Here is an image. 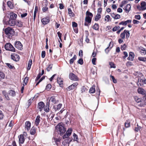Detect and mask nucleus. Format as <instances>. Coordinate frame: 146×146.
<instances>
[{
    "label": "nucleus",
    "instance_id": "obj_44",
    "mask_svg": "<svg viewBox=\"0 0 146 146\" xmlns=\"http://www.w3.org/2000/svg\"><path fill=\"white\" fill-rule=\"evenodd\" d=\"M110 78H111V80H112L114 83H116L117 82V80L115 79L114 76L111 75Z\"/></svg>",
    "mask_w": 146,
    "mask_h": 146
},
{
    "label": "nucleus",
    "instance_id": "obj_41",
    "mask_svg": "<svg viewBox=\"0 0 146 146\" xmlns=\"http://www.w3.org/2000/svg\"><path fill=\"white\" fill-rule=\"evenodd\" d=\"M87 16L86 17H89L91 18H92L93 17V15L92 13L90 12L87 11H86V13Z\"/></svg>",
    "mask_w": 146,
    "mask_h": 146
},
{
    "label": "nucleus",
    "instance_id": "obj_31",
    "mask_svg": "<svg viewBox=\"0 0 146 146\" xmlns=\"http://www.w3.org/2000/svg\"><path fill=\"white\" fill-rule=\"evenodd\" d=\"M7 4L8 6L11 9H13L14 8V6L11 1H8L7 3Z\"/></svg>",
    "mask_w": 146,
    "mask_h": 146
},
{
    "label": "nucleus",
    "instance_id": "obj_57",
    "mask_svg": "<svg viewBox=\"0 0 146 146\" xmlns=\"http://www.w3.org/2000/svg\"><path fill=\"white\" fill-rule=\"evenodd\" d=\"M51 84H48L46 86V89L48 90H49L51 88Z\"/></svg>",
    "mask_w": 146,
    "mask_h": 146
},
{
    "label": "nucleus",
    "instance_id": "obj_1",
    "mask_svg": "<svg viewBox=\"0 0 146 146\" xmlns=\"http://www.w3.org/2000/svg\"><path fill=\"white\" fill-rule=\"evenodd\" d=\"M58 133L60 135L64 134L66 131V129L61 123H59L56 126Z\"/></svg>",
    "mask_w": 146,
    "mask_h": 146
},
{
    "label": "nucleus",
    "instance_id": "obj_12",
    "mask_svg": "<svg viewBox=\"0 0 146 146\" xmlns=\"http://www.w3.org/2000/svg\"><path fill=\"white\" fill-rule=\"evenodd\" d=\"M24 135L21 134L19 135V143L20 145V144H23L25 141V138L24 137Z\"/></svg>",
    "mask_w": 146,
    "mask_h": 146
},
{
    "label": "nucleus",
    "instance_id": "obj_26",
    "mask_svg": "<svg viewBox=\"0 0 146 146\" xmlns=\"http://www.w3.org/2000/svg\"><path fill=\"white\" fill-rule=\"evenodd\" d=\"M76 59V55H74V56L70 60V64H72L74 61Z\"/></svg>",
    "mask_w": 146,
    "mask_h": 146
},
{
    "label": "nucleus",
    "instance_id": "obj_35",
    "mask_svg": "<svg viewBox=\"0 0 146 146\" xmlns=\"http://www.w3.org/2000/svg\"><path fill=\"white\" fill-rule=\"evenodd\" d=\"M101 17V16L100 14H97L95 16L94 18L95 20V21H98L100 18Z\"/></svg>",
    "mask_w": 146,
    "mask_h": 146
},
{
    "label": "nucleus",
    "instance_id": "obj_25",
    "mask_svg": "<svg viewBox=\"0 0 146 146\" xmlns=\"http://www.w3.org/2000/svg\"><path fill=\"white\" fill-rule=\"evenodd\" d=\"M38 7L37 6H36L35 8V11L34 13V17L33 20L34 21L35 20V18L36 15V13L38 11Z\"/></svg>",
    "mask_w": 146,
    "mask_h": 146
},
{
    "label": "nucleus",
    "instance_id": "obj_43",
    "mask_svg": "<svg viewBox=\"0 0 146 146\" xmlns=\"http://www.w3.org/2000/svg\"><path fill=\"white\" fill-rule=\"evenodd\" d=\"M57 81L59 85L62 84L63 83L62 80L60 78H57Z\"/></svg>",
    "mask_w": 146,
    "mask_h": 146
},
{
    "label": "nucleus",
    "instance_id": "obj_59",
    "mask_svg": "<svg viewBox=\"0 0 146 146\" xmlns=\"http://www.w3.org/2000/svg\"><path fill=\"white\" fill-rule=\"evenodd\" d=\"M87 90V88L85 87L84 86H83L81 89V91L82 93L84 92Z\"/></svg>",
    "mask_w": 146,
    "mask_h": 146
},
{
    "label": "nucleus",
    "instance_id": "obj_46",
    "mask_svg": "<svg viewBox=\"0 0 146 146\" xmlns=\"http://www.w3.org/2000/svg\"><path fill=\"white\" fill-rule=\"evenodd\" d=\"M73 136L74 137V140L76 141H78V139L77 135L74 133L73 134Z\"/></svg>",
    "mask_w": 146,
    "mask_h": 146
},
{
    "label": "nucleus",
    "instance_id": "obj_2",
    "mask_svg": "<svg viewBox=\"0 0 146 146\" xmlns=\"http://www.w3.org/2000/svg\"><path fill=\"white\" fill-rule=\"evenodd\" d=\"M15 31L14 30L10 27H8L5 30V33L7 36V37L11 39Z\"/></svg>",
    "mask_w": 146,
    "mask_h": 146
},
{
    "label": "nucleus",
    "instance_id": "obj_40",
    "mask_svg": "<svg viewBox=\"0 0 146 146\" xmlns=\"http://www.w3.org/2000/svg\"><path fill=\"white\" fill-rule=\"evenodd\" d=\"M62 105V104H59L56 107H55V111L59 110L61 108Z\"/></svg>",
    "mask_w": 146,
    "mask_h": 146
},
{
    "label": "nucleus",
    "instance_id": "obj_48",
    "mask_svg": "<svg viewBox=\"0 0 146 146\" xmlns=\"http://www.w3.org/2000/svg\"><path fill=\"white\" fill-rule=\"evenodd\" d=\"M69 142H70L71 141V140H70V138H67L66 139L64 140V142L63 141L62 142V143L63 144H64V142L66 143H69Z\"/></svg>",
    "mask_w": 146,
    "mask_h": 146
},
{
    "label": "nucleus",
    "instance_id": "obj_4",
    "mask_svg": "<svg viewBox=\"0 0 146 146\" xmlns=\"http://www.w3.org/2000/svg\"><path fill=\"white\" fill-rule=\"evenodd\" d=\"M5 48L7 50L15 52V48L10 43H7L5 46Z\"/></svg>",
    "mask_w": 146,
    "mask_h": 146
},
{
    "label": "nucleus",
    "instance_id": "obj_36",
    "mask_svg": "<svg viewBox=\"0 0 146 146\" xmlns=\"http://www.w3.org/2000/svg\"><path fill=\"white\" fill-rule=\"evenodd\" d=\"M93 28L96 30H98L99 29V25L98 24L95 23L93 27Z\"/></svg>",
    "mask_w": 146,
    "mask_h": 146
},
{
    "label": "nucleus",
    "instance_id": "obj_56",
    "mask_svg": "<svg viewBox=\"0 0 146 146\" xmlns=\"http://www.w3.org/2000/svg\"><path fill=\"white\" fill-rule=\"evenodd\" d=\"M113 46V45L112 44V46L111 47H110V48H109V47H108L105 49V52L106 53H108L109 52L111 49V48Z\"/></svg>",
    "mask_w": 146,
    "mask_h": 146
},
{
    "label": "nucleus",
    "instance_id": "obj_52",
    "mask_svg": "<svg viewBox=\"0 0 146 146\" xmlns=\"http://www.w3.org/2000/svg\"><path fill=\"white\" fill-rule=\"evenodd\" d=\"M85 32L87 33V35H86V39L85 40V41L87 43H88L89 42V41L90 40L88 38V36L89 35V34H88V31H86Z\"/></svg>",
    "mask_w": 146,
    "mask_h": 146
},
{
    "label": "nucleus",
    "instance_id": "obj_38",
    "mask_svg": "<svg viewBox=\"0 0 146 146\" xmlns=\"http://www.w3.org/2000/svg\"><path fill=\"white\" fill-rule=\"evenodd\" d=\"M125 32H126V30H125L123 32L121 33L120 34V36L122 39H124L125 38Z\"/></svg>",
    "mask_w": 146,
    "mask_h": 146
},
{
    "label": "nucleus",
    "instance_id": "obj_29",
    "mask_svg": "<svg viewBox=\"0 0 146 146\" xmlns=\"http://www.w3.org/2000/svg\"><path fill=\"white\" fill-rule=\"evenodd\" d=\"M36 133V129L34 127H33L30 130V133L32 135H34Z\"/></svg>",
    "mask_w": 146,
    "mask_h": 146
},
{
    "label": "nucleus",
    "instance_id": "obj_32",
    "mask_svg": "<svg viewBox=\"0 0 146 146\" xmlns=\"http://www.w3.org/2000/svg\"><path fill=\"white\" fill-rule=\"evenodd\" d=\"M72 131V129L71 128H69L68 129L66 133L67 134V135L70 136L71 134Z\"/></svg>",
    "mask_w": 146,
    "mask_h": 146
},
{
    "label": "nucleus",
    "instance_id": "obj_19",
    "mask_svg": "<svg viewBox=\"0 0 146 146\" xmlns=\"http://www.w3.org/2000/svg\"><path fill=\"white\" fill-rule=\"evenodd\" d=\"M10 18L9 19L15 20L17 17V15L16 14L13 12L10 13Z\"/></svg>",
    "mask_w": 146,
    "mask_h": 146
},
{
    "label": "nucleus",
    "instance_id": "obj_45",
    "mask_svg": "<svg viewBox=\"0 0 146 146\" xmlns=\"http://www.w3.org/2000/svg\"><path fill=\"white\" fill-rule=\"evenodd\" d=\"M135 100L137 103H139L141 102L142 99L141 98L136 97L135 98Z\"/></svg>",
    "mask_w": 146,
    "mask_h": 146
},
{
    "label": "nucleus",
    "instance_id": "obj_49",
    "mask_svg": "<svg viewBox=\"0 0 146 146\" xmlns=\"http://www.w3.org/2000/svg\"><path fill=\"white\" fill-rule=\"evenodd\" d=\"M125 127H128L130 126V122L129 121H127L125 123Z\"/></svg>",
    "mask_w": 146,
    "mask_h": 146
},
{
    "label": "nucleus",
    "instance_id": "obj_55",
    "mask_svg": "<svg viewBox=\"0 0 146 146\" xmlns=\"http://www.w3.org/2000/svg\"><path fill=\"white\" fill-rule=\"evenodd\" d=\"M109 65L110 66V67L111 68H115V64L113 63L112 62H110Z\"/></svg>",
    "mask_w": 146,
    "mask_h": 146
},
{
    "label": "nucleus",
    "instance_id": "obj_18",
    "mask_svg": "<svg viewBox=\"0 0 146 146\" xmlns=\"http://www.w3.org/2000/svg\"><path fill=\"white\" fill-rule=\"evenodd\" d=\"M134 53L132 52H130L129 53V56L127 58V59L128 60L132 61L134 58Z\"/></svg>",
    "mask_w": 146,
    "mask_h": 146
},
{
    "label": "nucleus",
    "instance_id": "obj_51",
    "mask_svg": "<svg viewBox=\"0 0 146 146\" xmlns=\"http://www.w3.org/2000/svg\"><path fill=\"white\" fill-rule=\"evenodd\" d=\"M49 105H47L45 107H44V111L46 112H48L49 110Z\"/></svg>",
    "mask_w": 146,
    "mask_h": 146
},
{
    "label": "nucleus",
    "instance_id": "obj_34",
    "mask_svg": "<svg viewBox=\"0 0 146 146\" xmlns=\"http://www.w3.org/2000/svg\"><path fill=\"white\" fill-rule=\"evenodd\" d=\"M68 13L70 16L73 17L74 16V14L72 11V10L70 8L68 9Z\"/></svg>",
    "mask_w": 146,
    "mask_h": 146
},
{
    "label": "nucleus",
    "instance_id": "obj_14",
    "mask_svg": "<svg viewBox=\"0 0 146 146\" xmlns=\"http://www.w3.org/2000/svg\"><path fill=\"white\" fill-rule=\"evenodd\" d=\"M49 21L50 19L48 17L43 18L41 20V22L44 25H46L48 24Z\"/></svg>",
    "mask_w": 146,
    "mask_h": 146
},
{
    "label": "nucleus",
    "instance_id": "obj_23",
    "mask_svg": "<svg viewBox=\"0 0 146 146\" xmlns=\"http://www.w3.org/2000/svg\"><path fill=\"white\" fill-rule=\"evenodd\" d=\"M52 141L53 142H54L55 143L57 146L60 143V140L59 139L54 138L53 139Z\"/></svg>",
    "mask_w": 146,
    "mask_h": 146
},
{
    "label": "nucleus",
    "instance_id": "obj_62",
    "mask_svg": "<svg viewBox=\"0 0 146 146\" xmlns=\"http://www.w3.org/2000/svg\"><path fill=\"white\" fill-rule=\"evenodd\" d=\"M110 18L109 15H107L106 16L105 20L107 21H108L110 20Z\"/></svg>",
    "mask_w": 146,
    "mask_h": 146
},
{
    "label": "nucleus",
    "instance_id": "obj_22",
    "mask_svg": "<svg viewBox=\"0 0 146 146\" xmlns=\"http://www.w3.org/2000/svg\"><path fill=\"white\" fill-rule=\"evenodd\" d=\"M40 116L39 115L37 116L35 119V124L36 126L38 125L40 121Z\"/></svg>",
    "mask_w": 146,
    "mask_h": 146
},
{
    "label": "nucleus",
    "instance_id": "obj_17",
    "mask_svg": "<svg viewBox=\"0 0 146 146\" xmlns=\"http://www.w3.org/2000/svg\"><path fill=\"white\" fill-rule=\"evenodd\" d=\"M131 20H128L125 21H122L119 23V25H126L127 24L130 23L131 22Z\"/></svg>",
    "mask_w": 146,
    "mask_h": 146
},
{
    "label": "nucleus",
    "instance_id": "obj_15",
    "mask_svg": "<svg viewBox=\"0 0 146 146\" xmlns=\"http://www.w3.org/2000/svg\"><path fill=\"white\" fill-rule=\"evenodd\" d=\"M123 9L125 11L126 13H128L131 10V6L129 4H127L124 7Z\"/></svg>",
    "mask_w": 146,
    "mask_h": 146
},
{
    "label": "nucleus",
    "instance_id": "obj_42",
    "mask_svg": "<svg viewBox=\"0 0 146 146\" xmlns=\"http://www.w3.org/2000/svg\"><path fill=\"white\" fill-rule=\"evenodd\" d=\"M5 77L4 74L3 72L0 71V81L2 79H4Z\"/></svg>",
    "mask_w": 146,
    "mask_h": 146
},
{
    "label": "nucleus",
    "instance_id": "obj_58",
    "mask_svg": "<svg viewBox=\"0 0 146 146\" xmlns=\"http://www.w3.org/2000/svg\"><path fill=\"white\" fill-rule=\"evenodd\" d=\"M54 115L52 113H50L48 116V118L50 120H52L54 117Z\"/></svg>",
    "mask_w": 146,
    "mask_h": 146
},
{
    "label": "nucleus",
    "instance_id": "obj_7",
    "mask_svg": "<svg viewBox=\"0 0 146 146\" xmlns=\"http://www.w3.org/2000/svg\"><path fill=\"white\" fill-rule=\"evenodd\" d=\"M92 18L89 17H86L85 18V22L84 25L85 26H88L89 25V23H90L91 22Z\"/></svg>",
    "mask_w": 146,
    "mask_h": 146
},
{
    "label": "nucleus",
    "instance_id": "obj_28",
    "mask_svg": "<svg viewBox=\"0 0 146 146\" xmlns=\"http://www.w3.org/2000/svg\"><path fill=\"white\" fill-rule=\"evenodd\" d=\"M32 60L31 59L29 60L28 64V67L27 68L28 70H29L30 69L32 64Z\"/></svg>",
    "mask_w": 146,
    "mask_h": 146
},
{
    "label": "nucleus",
    "instance_id": "obj_3",
    "mask_svg": "<svg viewBox=\"0 0 146 146\" xmlns=\"http://www.w3.org/2000/svg\"><path fill=\"white\" fill-rule=\"evenodd\" d=\"M3 22L6 25H9L10 26H14L15 24V20L13 19H9L8 21H6V19H4L3 20Z\"/></svg>",
    "mask_w": 146,
    "mask_h": 146
},
{
    "label": "nucleus",
    "instance_id": "obj_21",
    "mask_svg": "<svg viewBox=\"0 0 146 146\" xmlns=\"http://www.w3.org/2000/svg\"><path fill=\"white\" fill-rule=\"evenodd\" d=\"M139 49V52L142 55H144L146 54V50L145 48L141 47V48H140Z\"/></svg>",
    "mask_w": 146,
    "mask_h": 146
},
{
    "label": "nucleus",
    "instance_id": "obj_9",
    "mask_svg": "<svg viewBox=\"0 0 146 146\" xmlns=\"http://www.w3.org/2000/svg\"><path fill=\"white\" fill-rule=\"evenodd\" d=\"M11 59L16 61H19L20 58L19 55L15 54H11Z\"/></svg>",
    "mask_w": 146,
    "mask_h": 146
},
{
    "label": "nucleus",
    "instance_id": "obj_50",
    "mask_svg": "<svg viewBox=\"0 0 146 146\" xmlns=\"http://www.w3.org/2000/svg\"><path fill=\"white\" fill-rule=\"evenodd\" d=\"M52 64H49L48 67L46 68V70L48 71H50L52 67Z\"/></svg>",
    "mask_w": 146,
    "mask_h": 146
},
{
    "label": "nucleus",
    "instance_id": "obj_6",
    "mask_svg": "<svg viewBox=\"0 0 146 146\" xmlns=\"http://www.w3.org/2000/svg\"><path fill=\"white\" fill-rule=\"evenodd\" d=\"M142 83H143L146 84V79L145 78L141 79L139 78L138 79V82L137 83L138 86H141L143 85Z\"/></svg>",
    "mask_w": 146,
    "mask_h": 146
},
{
    "label": "nucleus",
    "instance_id": "obj_10",
    "mask_svg": "<svg viewBox=\"0 0 146 146\" xmlns=\"http://www.w3.org/2000/svg\"><path fill=\"white\" fill-rule=\"evenodd\" d=\"M15 46L19 50H21L22 48V45L19 41H17L15 43Z\"/></svg>",
    "mask_w": 146,
    "mask_h": 146
},
{
    "label": "nucleus",
    "instance_id": "obj_20",
    "mask_svg": "<svg viewBox=\"0 0 146 146\" xmlns=\"http://www.w3.org/2000/svg\"><path fill=\"white\" fill-rule=\"evenodd\" d=\"M25 128L28 131L31 128V123L29 121H27L25 123Z\"/></svg>",
    "mask_w": 146,
    "mask_h": 146
},
{
    "label": "nucleus",
    "instance_id": "obj_53",
    "mask_svg": "<svg viewBox=\"0 0 146 146\" xmlns=\"http://www.w3.org/2000/svg\"><path fill=\"white\" fill-rule=\"evenodd\" d=\"M28 80V77H26L24 78L23 82L25 83V84H23L24 86L27 84Z\"/></svg>",
    "mask_w": 146,
    "mask_h": 146
},
{
    "label": "nucleus",
    "instance_id": "obj_24",
    "mask_svg": "<svg viewBox=\"0 0 146 146\" xmlns=\"http://www.w3.org/2000/svg\"><path fill=\"white\" fill-rule=\"evenodd\" d=\"M95 86L94 85H93L90 89V92L91 93H94L95 91Z\"/></svg>",
    "mask_w": 146,
    "mask_h": 146
},
{
    "label": "nucleus",
    "instance_id": "obj_47",
    "mask_svg": "<svg viewBox=\"0 0 146 146\" xmlns=\"http://www.w3.org/2000/svg\"><path fill=\"white\" fill-rule=\"evenodd\" d=\"M126 32H125V34L126 35V38L127 39L129 38L130 36V33L129 31L128 30H126Z\"/></svg>",
    "mask_w": 146,
    "mask_h": 146
},
{
    "label": "nucleus",
    "instance_id": "obj_60",
    "mask_svg": "<svg viewBox=\"0 0 146 146\" xmlns=\"http://www.w3.org/2000/svg\"><path fill=\"white\" fill-rule=\"evenodd\" d=\"M78 63L81 65H82L83 63V60L82 58L80 59L78 61Z\"/></svg>",
    "mask_w": 146,
    "mask_h": 146
},
{
    "label": "nucleus",
    "instance_id": "obj_39",
    "mask_svg": "<svg viewBox=\"0 0 146 146\" xmlns=\"http://www.w3.org/2000/svg\"><path fill=\"white\" fill-rule=\"evenodd\" d=\"M138 59L140 61H142L143 62L146 61V57H138Z\"/></svg>",
    "mask_w": 146,
    "mask_h": 146
},
{
    "label": "nucleus",
    "instance_id": "obj_61",
    "mask_svg": "<svg viewBox=\"0 0 146 146\" xmlns=\"http://www.w3.org/2000/svg\"><path fill=\"white\" fill-rule=\"evenodd\" d=\"M48 8L47 7H44L42 8V11L43 12H45L48 11Z\"/></svg>",
    "mask_w": 146,
    "mask_h": 146
},
{
    "label": "nucleus",
    "instance_id": "obj_16",
    "mask_svg": "<svg viewBox=\"0 0 146 146\" xmlns=\"http://www.w3.org/2000/svg\"><path fill=\"white\" fill-rule=\"evenodd\" d=\"M141 9L144 10L146 9V3L144 1L142 2L141 3Z\"/></svg>",
    "mask_w": 146,
    "mask_h": 146
},
{
    "label": "nucleus",
    "instance_id": "obj_37",
    "mask_svg": "<svg viewBox=\"0 0 146 146\" xmlns=\"http://www.w3.org/2000/svg\"><path fill=\"white\" fill-rule=\"evenodd\" d=\"M50 101H51V102H52L53 104H54L56 103V100L55 99L54 97L53 96L51 97L50 98L49 100V102Z\"/></svg>",
    "mask_w": 146,
    "mask_h": 146
},
{
    "label": "nucleus",
    "instance_id": "obj_63",
    "mask_svg": "<svg viewBox=\"0 0 146 146\" xmlns=\"http://www.w3.org/2000/svg\"><path fill=\"white\" fill-rule=\"evenodd\" d=\"M41 76L42 75H41L40 73L39 74H38L36 78L35 81H38V79H40Z\"/></svg>",
    "mask_w": 146,
    "mask_h": 146
},
{
    "label": "nucleus",
    "instance_id": "obj_8",
    "mask_svg": "<svg viewBox=\"0 0 146 146\" xmlns=\"http://www.w3.org/2000/svg\"><path fill=\"white\" fill-rule=\"evenodd\" d=\"M45 106L44 103L42 102H39L38 105V108L39 111H41L44 108Z\"/></svg>",
    "mask_w": 146,
    "mask_h": 146
},
{
    "label": "nucleus",
    "instance_id": "obj_54",
    "mask_svg": "<svg viewBox=\"0 0 146 146\" xmlns=\"http://www.w3.org/2000/svg\"><path fill=\"white\" fill-rule=\"evenodd\" d=\"M119 28L120 27L119 26H115L112 29V30L113 31H115L118 30Z\"/></svg>",
    "mask_w": 146,
    "mask_h": 146
},
{
    "label": "nucleus",
    "instance_id": "obj_64",
    "mask_svg": "<svg viewBox=\"0 0 146 146\" xmlns=\"http://www.w3.org/2000/svg\"><path fill=\"white\" fill-rule=\"evenodd\" d=\"M77 24L76 23L74 22H72V26L73 28L74 27L76 28V27L77 26Z\"/></svg>",
    "mask_w": 146,
    "mask_h": 146
},
{
    "label": "nucleus",
    "instance_id": "obj_33",
    "mask_svg": "<svg viewBox=\"0 0 146 146\" xmlns=\"http://www.w3.org/2000/svg\"><path fill=\"white\" fill-rule=\"evenodd\" d=\"M127 3L128 1H127L124 0L121 2V4L119 6L121 7H123L125 4Z\"/></svg>",
    "mask_w": 146,
    "mask_h": 146
},
{
    "label": "nucleus",
    "instance_id": "obj_30",
    "mask_svg": "<svg viewBox=\"0 0 146 146\" xmlns=\"http://www.w3.org/2000/svg\"><path fill=\"white\" fill-rule=\"evenodd\" d=\"M3 95L5 96L6 99L7 100H10V98L8 96V95L7 93L5 91H3Z\"/></svg>",
    "mask_w": 146,
    "mask_h": 146
},
{
    "label": "nucleus",
    "instance_id": "obj_13",
    "mask_svg": "<svg viewBox=\"0 0 146 146\" xmlns=\"http://www.w3.org/2000/svg\"><path fill=\"white\" fill-rule=\"evenodd\" d=\"M78 83L77 82H76L71 85L68 87L67 90H70L72 89H74L78 85Z\"/></svg>",
    "mask_w": 146,
    "mask_h": 146
},
{
    "label": "nucleus",
    "instance_id": "obj_5",
    "mask_svg": "<svg viewBox=\"0 0 146 146\" xmlns=\"http://www.w3.org/2000/svg\"><path fill=\"white\" fill-rule=\"evenodd\" d=\"M69 78L72 80L74 81H78V77L73 73H71L69 75Z\"/></svg>",
    "mask_w": 146,
    "mask_h": 146
},
{
    "label": "nucleus",
    "instance_id": "obj_27",
    "mask_svg": "<svg viewBox=\"0 0 146 146\" xmlns=\"http://www.w3.org/2000/svg\"><path fill=\"white\" fill-rule=\"evenodd\" d=\"M9 94L12 96H14L16 95L15 92L13 90H11L9 91Z\"/></svg>",
    "mask_w": 146,
    "mask_h": 146
},
{
    "label": "nucleus",
    "instance_id": "obj_11",
    "mask_svg": "<svg viewBox=\"0 0 146 146\" xmlns=\"http://www.w3.org/2000/svg\"><path fill=\"white\" fill-rule=\"evenodd\" d=\"M137 92L139 94L142 95H145L146 94V92L144 89L141 88H139L137 89Z\"/></svg>",
    "mask_w": 146,
    "mask_h": 146
}]
</instances>
